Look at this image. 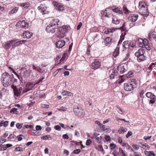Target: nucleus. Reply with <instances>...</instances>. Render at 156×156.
I'll return each mask as SVG.
<instances>
[{
	"mask_svg": "<svg viewBox=\"0 0 156 156\" xmlns=\"http://www.w3.org/2000/svg\"><path fill=\"white\" fill-rule=\"evenodd\" d=\"M119 47L116 48L113 53V55L114 57L117 56L118 55L119 53Z\"/></svg>",
	"mask_w": 156,
	"mask_h": 156,
	"instance_id": "24",
	"label": "nucleus"
},
{
	"mask_svg": "<svg viewBox=\"0 0 156 156\" xmlns=\"http://www.w3.org/2000/svg\"><path fill=\"white\" fill-rule=\"evenodd\" d=\"M59 22V20L58 19H54L51 22L50 24H51L52 25H53L55 27H56L57 26H56V25H58V23Z\"/></svg>",
	"mask_w": 156,
	"mask_h": 156,
	"instance_id": "21",
	"label": "nucleus"
},
{
	"mask_svg": "<svg viewBox=\"0 0 156 156\" xmlns=\"http://www.w3.org/2000/svg\"><path fill=\"white\" fill-rule=\"evenodd\" d=\"M51 138V136L49 135L43 136L41 137V139L42 140H47L49 138Z\"/></svg>",
	"mask_w": 156,
	"mask_h": 156,
	"instance_id": "45",
	"label": "nucleus"
},
{
	"mask_svg": "<svg viewBox=\"0 0 156 156\" xmlns=\"http://www.w3.org/2000/svg\"><path fill=\"white\" fill-rule=\"evenodd\" d=\"M110 11L109 8H107L103 12V16L109 18L111 15V13H110Z\"/></svg>",
	"mask_w": 156,
	"mask_h": 156,
	"instance_id": "17",
	"label": "nucleus"
},
{
	"mask_svg": "<svg viewBox=\"0 0 156 156\" xmlns=\"http://www.w3.org/2000/svg\"><path fill=\"white\" fill-rule=\"evenodd\" d=\"M5 10L4 7L0 6V15L2 14Z\"/></svg>",
	"mask_w": 156,
	"mask_h": 156,
	"instance_id": "51",
	"label": "nucleus"
},
{
	"mask_svg": "<svg viewBox=\"0 0 156 156\" xmlns=\"http://www.w3.org/2000/svg\"><path fill=\"white\" fill-rule=\"evenodd\" d=\"M4 145L2 144L0 145V151H2L6 150L5 149V147H4Z\"/></svg>",
	"mask_w": 156,
	"mask_h": 156,
	"instance_id": "53",
	"label": "nucleus"
},
{
	"mask_svg": "<svg viewBox=\"0 0 156 156\" xmlns=\"http://www.w3.org/2000/svg\"><path fill=\"white\" fill-rule=\"evenodd\" d=\"M115 30L114 28L108 29L104 31V33L106 34H108L110 33L113 32Z\"/></svg>",
	"mask_w": 156,
	"mask_h": 156,
	"instance_id": "31",
	"label": "nucleus"
},
{
	"mask_svg": "<svg viewBox=\"0 0 156 156\" xmlns=\"http://www.w3.org/2000/svg\"><path fill=\"white\" fill-rule=\"evenodd\" d=\"M138 17V15L136 14H132L129 15L128 17V20L131 22H134L137 20Z\"/></svg>",
	"mask_w": 156,
	"mask_h": 156,
	"instance_id": "11",
	"label": "nucleus"
},
{
	"mask_svg": "<svg viewBox=\"0 0 156 156\" xmlns=\"http://www.w3.org/2000/svg\"><path fill=\"white\" fill-rule=\"evenodd\" d=\"M128 41H125L123 44V46L125 48H128L129 47V44Z\"/></svg>",
	"mask_w": 156,
	"mask_h": 156,
	"instance_id": "28",
	"label": "nucleus"
},
{
	"mask_svg": "<svg viewBox=\"0 0 156 156\" xmlns=\"http://www.w3.org/2000/svg\"><path fill=\"white\" fill-rule=\"evenodd\" d=\"M37 8L39 10L41 11V12H43L45 9L43 5L42 4H41L40 6L38 7Z\"/></svg>",
	"mask_w": 156,
	"mask_h": 156,
	"instance_id": "41",
	"label": "nucleus"
},
{
	"mask_svg": "<svg viewBox=\"0 0 156 156\" xmlns=\"http://www.w3.org/2000/svg\"><path fill=\"white\" fill-rule=\"evenodd\" d=\"M46 7H45V8L44 9V10L43 11V12H42V14H47L49 13L50 12L48 10H46Z\"/></svg>",
	"mask_w": 156,
	"mask_h": 156,
	"instance_id": "48",
	"label": "nucleus"
},
{
	"mask_svg": "<svg viewBox=\"0 0 156 156\" xmlns=\"http://www.w3.org/2000/svg\"><path fill=\"white\" fill-rule=\"evenodd\" d=\"M22 136H23L22 134L20 135H19L17 136V138H18V141H20L22 140Z\"/></svg>",
	"mask_w": 156,
	"mask_h": 156,
	"instance_id": "60",
	"label": "nucleus"
},
{
	"mask_svg": "<svg viewBox=\"0 0 156 156\" xmlns=\"http://www.w3.org/2000/svg\"><path fill=\"white\" fill-rule=\"evenodd\" d=\"M56 29V28L55 27L49 24V25L47 26L46 30L48 33H53L55 32Z\"/></svg>",
	"mask_w": 156,
	"mask_h": 156,
	"instance_id": "12",
	"label": "nucleus"
},
{
	"mask_svg": "<svg viewBox=\"0 0 156 156\" xmlns=\"http://www.w3.org/2000/svg\"><path fill=\"white\" fill-rule=\"evenodd\" d=\"M123 76H120L119 78L117 80V82L118 84H120L122 83L124 81V79L123 78Z\"/></svg>",
	"mask_w": 156,
	"mask_h": 156,
	"instance_id": "29",
	"label": "nucleus"
},
{
	"mask_svg": "<svg viewBox=\"0 0 156 156\" xmlns=\"http://www.w3.org/2000/svg\"><path fill=\"white\" fill-rule=\"evenodd\" d=\"M117 111L119 113L121 114H123L124 113V111L123 109H122L121 108H120L119 106H117Z\"/></svg>",
	"mask_w": 156,
	"mask_h": 156,
	"instance_id": "35",
	"label": "nucleus"
},
{
	"mask_svg": "<svg viewBox=\"0 0 156 156\" xmlns=\"http://www.w3.org/2000/svg\"><path fill=\"white\" fill-rule=\"evenodd\" d=\"M23 128H30L31 129H33L34 128V126L31 125H24L23 127Z\"/></svg>",
	"mask_w": 156,
	"mask_h": 156,
	"instance_id": "43",
	"label": "nucleus"
},
{
	"mask_svg": "<svg viewBox=\"0 0 156 156\" xmlns=\"http://www.w3.org/2000/svg\"><path fill=\"white\" fill-rule=\"evenodd\" d=\"M82 23L81 22H80L79 23V24L77 26V30H79L80 27H82Z\"/></svg>",
	"mask_w": 156,
	"mask_h": 156,
	"instance_id": "58",
	"label": "nucleus"
},
{
	"mask_svg": "<svg viewBox=\"0 0 156 156\" xmlns=\"http://www.w3.org/2000/svg\"><path fill=\"white\" fill-rule=\"evenodd\" d=\"M69 27L66 25H64L58 28L59 34L57 35L58 38L63 37L65 35L66 33L69 30Z\"/></svg>",
	"mask_w": 156,
	"mask_h": 156,
	"instance_id": "3",
	"label": "nucleus"
},
{
	"mask_svg": "<svg viewBox=\"0 0 156 156\" xmlns=\"http://www.w3.org/2000/svg\"><path fill=\"white\" fill-rule=\"evenodd\" d=\"M35 84H33V83L28 82L27 83L26 86V88L23 90V93H25L32 89Z\"/></svg>",
	"mask_w": 156,
	"mask_h": 156,
	"instance_id": "9",
	"label": "nucleus"
},
{
	"mask_svg": "<svg viewBox=\"0 0 156 156\" xmlns=\"http://www.w3.org/2000/svg\"><path fill=\"white\" fill-rule=\"evenodd\" d=\"M20 5L24 8H27L30 6V4L28 2L20 3Z\"/></svg>",
	"mask_w": 156,
	"mask_h": 156,
	"instance_id": "34",
	"label": "nucleus"
},
{
	"mask_svg": "<svg viewBox=\"0 0 156 156\" xmlns=\"http://www.w3.org/2000/svg\"><path fill=\"white\" fill-rule=\"evenodd\" d=\"M139 45L141 47H143L144 39L140 38L138 39L137 41Z\"/></svg>",
	"mask_w": 156,
	"mask_h": 156,
	"instance_id": "25",
	"label": "nucleus"
},
{
	"mask_svg": "<svg viewBox=\"0 0 156 156\" xmlns=\"http://www.w3.org/2000/svg\"><path fill=\"white\" fill-rule=\"evenodd\" d=\"M105 140L107 141H110L111 140L110 137L107 135H106L105 136Z\"/></svg>",
	"mask_w": 156,
	"mask_h": 156,
	"instance_id": "56",
	"label": "nucleus"
},
{
	"mask_svg": "<svg viewBox=\"0 0 156 156\" xmlns=\"http://www.w3.org/2000/svg\"><path fill=\"white\" fill-rule=\"evenodd\" d=\"M146 96L147 98L151 99L149 101L150 103L153 104L156 101V96L151 92L147 93L146 94Z\"/></svg>",
	"mask_w": 156,
	"mask_h": 156,
	"instance_id": "7",
	"label": "nucleus"
},
{
	"mask_svg": "<svg viewBox=\"0 0 156 156\" xmlns=\"http://www.w3.org/2000/svg\"><path fill=\"white\" fill-rule=\"evenodd\" d=\"M16 127L18 128V129H20L22 128V125H21V124H20L19 123H17L16 124Z\"/></svg>",
	"mask_w": 156,
	"mask_h": 156,
	"instance_id": "61",
	"label": "nucleus"
},
{
	"mask_svg": "<svg viewBox=\"0 0 156 156\" xmlns=\"http://www.w3.org/2000/svg\"><path fill=\"white\" fill-rule=\"evenodd\" d=\"M112 41V39L109 37H106L105 40V43L107 44H109Z\"/></svg>",
	"mask_w": 156,
	"mask_h": 156,
	"instance_id": "36",
	"label": "nucleus"
},
{
	"mask_svg": "<svg viewBox=\"0 0 156 156\" xmlns=\"http://www.w3.org/2000/svg\"><path fill=\"white\" fill-rule=\"evenodd\" d=\"M110 147L111 149L113 150L115 148L116 146L113 144H110Z\"/></svg>",
	"mask_w": 156,
	"mask_h": 156,
	"instance_id": "57",
	"label": "nucleus"
},
{
	"mask_svg": "<svg viewBox=\"0 0 156 156\" xmlns=\"http://www.w3.org/2000/svg\"><path fill=\"white\" fill-rule=\"evenodd\" d=\"M18 10V8L17 7H15L13 8L11 11L9 12V14L11 15L17 12Z\"/></svg>",
	"mask_w": 156,
	"mask_h": 156,
	"instance_id": "27",
	"label": "nucleus"
},
{
	"mask_svg": "<svg viewBox=\"0 0 156 156\" xmlns=\"http://www.w3.org/2000/svg\"><path fill=\"white\" fill-rule=\"evenodd\" d=\"M132 82L126 83H125L124 85V89L127 91H130L133 90L134 88L133 86Z\"/></svg>",
	"mask_w": 156,
	"mask_h": 156,
	"instance_id": "8",
	"label": "nucleus"
},
{
	"mask_svg": "<svg viewBox=\"0 0 156 156\" xmlns=\"http://www.w3.org/2000/svg\"><path fill=\"white\" fill-rule=\"evenodd\" d=\"M140 146L142 147L144 149H149L150 148V146L147 144H142V143H140Z\"/></svg>",
	"mask_w": 156,
	"mask_h": 156,
	"instance_id": "26",
	"label": "nucleus"
},
{
	"mask_svg": "<svg viewBox=\"0 0 156 156\" xmlns=\"http://www.w3.org/2000/svg\"><path fill=\"white\" fill-rule=\"evenodd\" d=\"M96 148L98 151H103L104 150L102 147L101 145H99Z\"/></svg>",
	"mask_w": 156,
	"mask_h": 156,
	"instance_id": "44",
	"label": "nucleus"
},
{
	"mask_svg": "<svg viewBox=\"0 0 156 156\" xmlns=\"http://www.w3.org/2000/svg\"><path fill=\"white\" fill-rule=\"evenodd\" d=\"M27 42V41L26 40H22L20 41H17L16 43L17 46L20 45V44H24Z\"/></svg>",
	"mask_w": 156,
	"mask_h": 156,
	"instance_id": "38",
	"label": "nucleus"
},
{
	"mask_svg": "<svg viewBox=\"0 0 156 156\" xmlns=\"http://www.w3.org/2000/svg\"><path fill=\"white\" fill-rule=\"evenodd\" d=\"M17 109L16 108H12L10 111V112L11 113L12 112L13 114L17 113L16 112H17Z\"/></svg>",
	"mask_w": 156,
	"mask_h": 156,
	"instance_id": "47",
	"label": "nucleus"
},
{
	"mask_svg": "<svg viewBox=\"0 0 156 156\" xmlns=\"http://www.w3.org/2000/svg\"><path fill=\"white\" fill-rule=\"evenodd\" d=\"M11 87L13 90L14 93V95L15 96L18 97L22 94H21V92H20V91H19L18 88H17L16 86H15L13 84L12 85Z\"/></svg>",
	"mask_w": 156,
	"mask_h": 156,
	"instance_id": "13",
	"label": "nucleus"
},
{
	"mask_svg": "<svg viewBox=\"0 0 156 156\" xmlns=\"http://www.w3.org/2000/svg\"><path fill=\"white\" fill-rule=\"evenodd\" d=\"M112 22L115 24H118L119 23V21L117 18H112Z\"/></svg>",
	"mask_w": 156,
	"mask_h": 156,
	"instance_id": "37",
	"label": "nucleus"
},
{
	"mask_svg": "<svg viewBox=\"0 0 156 156\" xmlns=\"http://www.w3.org/2000/svg\"><path fill=\"white\" fill-rule=\"evenodd\" d=\"M62 94L63 96L69 95L71 96V94H72L70 92L64 91L62 92Z\"/></svg>",
	"mask_w": 156,
	"mask_h": 156,
	"instance_id": "32",
	"label": "nucleus"
},
{
	"mask_svg": "<svg viewBox=\"0 0 156 156\" xmlns=\"http://www.w3.org/2000/svg\"><path fill=\"white\" fill-rule=\"evenodd\" d=\"M80 149H77L74 150L73 151V153L75 154H78L80 152Z\"/></svg>",
	"mask_w": 156,
	"mask_h": 156,
	"instance_id": "54",
	"label": "nucleus"
},
{
	"mask_svg": "<svg viewBox=\"0 0 156 156\" xmlns=\"http://www.w3.org/2000/svg\"><path fill=\"white\" fill-rule=\"evenodd\" d=\"M119 152L120 155H121L120 156H127L123 150L120 148H119Z\"/></svg>",
	"mask_w": 156,
	"mask_h": 156,
	"instance_id": "40",
	"label": "nucleus"
},
{
	"mask_svg": "<svg viewBox=\"0 0 156 156\" xmlns=\"http://www.w3.org/2000/svg\"><path fill=\"white\" fill-rule=\"evenodd\" d=\"M124 35H123V34H122L121 36H120V39L118 42V46H119V44L122 42V41L124 40Z\"/></svg>",
	"mask_w": 156,
	"mask_h": 156,
	"instance_id": "39",
	"label": "nucleus"
},
{
	"mask_svg": "<svg viewBox=\"0 0 156 156\" xmlns=\"http://www.w3.org/2000/svg\"><path fill=\"white\" fill-rule=\"evenodd\" d=\"M16 42V41L15 40H13L10 41H8L5 43L4 47V48L5 49H9L11 46H12V44Z\"/></svg>",
	"mask_w": 156,
	"mask_h": 156,
	"instance_id": "15",
	"label": "nucleus"
},
{
	"mask_svg": "<svg viewBox=\"0 0 156 156\" xmlns=\"http://www.w3.org/2000/svg\"><path fill=\"white\" fill-rule=\"evenodd\" d=\"M123 10L124 11V12L126 14L127 13H129V11L126 8V6L125 5L123 6Z\"/></svg>",
	"mask_w": 156,
	"mask_h": 156,
	"instance_id": "42",
	"label": "nucleus"
},
{
	"mask_svg": "<svg viewBox=\"0 0 156 156\" xmlns=\"http://www.w3.org/2000/svg\"><path fill=\"white\" fill-rule=\"evenodd\" d=\"M12 75H10L9 73L5 72L3 73L2 75V84L4 87H7L11 84L12 83Z\"/></svg>",
	"mask_w": 156,
	"mask_h": 156,
	"instance_id": "1",
	"label": "nucleus"
},
{
	"mask_svg": "<svg viewBox=\"0 0 156 156\" xmlns=\"http://www.w3.org/2000/svg\"><path fill=\"white\" fill-rule=\"evenodd\" d=\"M57 9L59 11H61L64 10V8L63 5L60 4H58L57 5Z\"/></svg>",
	"mask_w": 156,
	"mask_h": 156,
	"instance_id": "33",
	"label": "nucleus"
},
{
	"mask_svg": "<svg viewBox=\"0 0 156 156\" xmlns=\"http://www.w3.org/2000/svg\"><path fill=\"white\" fill-rule=\"evenodd\" d=\"M41 129V126H40L37 125L36 127V129L37 130H40Z\"/></svg>",
	"mask_w": 156,
	"mask_h": 156,
	"instance_id": "63",
	"label": "nucleus"
},
{
	"mask_svg": "<svg viewBox=\"0 0 156 156\" xmlns=\"http://www.w3.org/2000/svg\"><path fill=\"white\" fill-rule=\"evenodd\" d=\"M31 72V70H30V72H29L28 70L26 69L25 71H24L23 76L25 78L27 77L30 75V73Z\"/></svg>",
	"mask_w": 156,
	"mask_h": 156,
	"instance_id": "30",
	"label": "nucleus"
},
{
	"mask_svg": "<svg viewBox=\"0 0 156 156\" xmlns=\"http://www.w3.org/2000/svg\"><path fill=\"white\" fill-rule=\"evenodd\" d=\"M148 37L149 38L150 41L154 40L156 42V34H153L151 35L150 34H148Z\"/></svg>",
	"mask_w": 156,
	"mask_h": 156,
	"instance_id": "23",
	"label": "nucleus"
},
{
	"mask_svg": "<svg viewBox=\"0 0 156 156\" xmlns=\"http://www.w3.org/2000/svg\"><path fill=\"white\" fill-rule=\"evenodd\" d=\"M41 106L43 108H48L49 107V105L46 104H42L41 105Z\"/></svg>",
	"mask_w": 156,
	"mask_h": 156,
	"instance_id": "59",
	"label": "nucleus"
},
{
	"mask_svg": "<svg viewBox=\"0 0 156 156\" xmlns=\"http://www.w3.org/2000/svg\"><path fill=\"white\" fill-rule=\"evenodd\" d=\"M94 62L91 64L92 68L96 70L99 68L101 66V63L98 59H94Z\"/></svg>",
	"mask_w": 156,
	"mask_h": 156,
	"instance_id": "6",
	"label": "nucleus"
},
{
	"mask_svg": "<svg viewBox=\"0 0 156 156\" xmlns=\"http://www.w3.org/2000/svg\"><path fill=\"white\" fill-rule=\"evenodd\" d=\"M65 41L63 40L58 41L56 43V46L58 48H61L65 45Z\"/></svg>",
	"mask_w": 156,
	"mask_h": 156,
	"instance_id": "16",
	"label": "nucleus"
},
{
	"mask_svg": "<svg viewBox=\"0 0 156 156\" xmlns=\"http://www.w3.org/2000/svg\"><path fill=\"white\" fill-rule=\"evenodd\" d=\"M132 133L131 131H128L126 135V137L128 138L132 134Z\"/></svg>",
	"mask_w": 156,
	"mask_h": 156,
	"instance_id": "52",
	"label": "nucleus"
},
{
	"mask_svg": "<svg viewBox=\"0 0 156 156\" xmlns=\"http://www.w3.org/2000/svg\"><path fill=\"white\" fill-rule=\"evenodd\" d=\"M148 40L146 39H144V43H143V47L144 45L148 44Z\"/></svg>",
	"mask_w": 156,
	"mask_h": 156,
	"instance_id": "50",
	"label": "nucleus"
},
{
	"mask_svg": "<svg viewBox=\"0 0 156 156\" xmlns=\"http://www.w3.org/2000/svg\"><path fill=\"white\" fill-rule=\"evenodd\" d=\"M144 49L141 48L135 53V55L137 57V59L139 62H140L144 60Z\"/></svg>",
	"mask_w": 156,
	"mask_h": 156,
	"instance_id": "2",
	"label": "nucleus"
},
{
	"mask_svg": "<svg viewBox=\"0 0 156 156\" xmlns=\"http://www.w3.org/2000/svg\"><path fill=\"white\" fill-rule=\"evenodd\" d=\"M110 78L111 79H114L117 77L118 73L117 71L115 69H112L109 71Z\"/></svg>",
	"mask_w": 156,
	"mask_h": 156,
	"instance_id": "14",
	"label": "nucleus"
},
{
	"mask_svg": "<svg viewBox=\"0 0 156 156\" xmlns=\"http://www.w3.org/2000/svg\"><path fill=\"white\" fill-rule=\"evenodd\" d=\"M32 35V33L29 31H25L23 33L24 38H30Z\"/></svg>",
	"mask_w": 156,
	"mask_h": 156,
	"instance_id": "20",
	"label": "nucleus"
},
{
	"mask_svg": "<svg viewBox=\"0 0 156 156\" xmlns=\"http://www.w3.org/2000/svg\"><path fill=\"white\" fill-rule=\"evenodd\" d=\"M73 110L75 114L77 116H83L84 115L83 110L79 108L77 106H74Z\"/></svg>",
	"mask_w": 156,
	"mask_h": 156,
	"instance_id": "5",
	"label": "nucleus"
},
{
	"mask_svg": "<svg viewBox=\"0 0 156 156\" xmlns=\"http://www.w3.org/2000/svg\"><path fill=\"white\" fill-rule=\"evenodd\" d=\"M58 109L59 110L62 111H65L66 110V108L65 107H62Z\"/></svg>",
	"mask_w": 156,
	"mask_h": 156,
	"instance_id": "62",
	"label": "nucleus"
},
{
	"mask_svg": "<svg viewBox=\"0 0 156 156\" xmlns=\"http://www.w3.org/2000/svg\"><path fill=\"white\" fill-rule=\"evenodd\" d=\"M15 151H23V149L21 147H16Z\"/></svg>",
	"mask_w": 156,
	"mask_h": 156,
	"instance_id": "46",
	"label": "nucleus"
},
{
	"mask_svg": "<svg viewBox=\"0 0 156 156\" xmlns=\"http://www.w3.org/2000/svg\"><path fill=\"white\" fill-rule=\"evenodd\" d=\"M117 69L121 74L124 73L126 71L124 67V66L123 65H119L117 67Z\"/></svg>",
	"mask_w": 156,
	"mask_h": 156,
	"instance_id": "18",
	"label": "nucleus"
},
{
	"mask_svg": "<svg viewBox=\"0 0 156 156\" xmlns=\"http://www.w3.org/2000/svg\"><path fill=\"white\" fill-rule=\"evenodd\" d=\"M127 130V128L122 127H120L119 129L118 132L119 134H122L126 132Z\"/></svg>",
	"mask_w": 156,
	"mask_h": 156,
	"instance_id": "22",
	"label": "nucleus"
},
{
	"mask_svg": "<svg viewBox=\"0 0 156 156\" xmlns=\"http://www.w3.org/2000/svg\"><path fill=\"white\" fill-rule=\"evenodd\" d=\"M145 48L148 50H150L151 48L148 44H147L144 46Z\"/></svg>",
	"mask_w": 156,
	"mask_h": 156,
	"instance_id": "64",
	"label": "nucleus"
},
{
	"mask_svg": "<svg viewBox=\"0 0 156 156\" xmlns=\"http://www.w3.org/2000/svg\"><path fill=\"white\" fill-rule=\"evenodd\" d=\"M54 128L57 130L60 131L61 129V127L59 125H56L54 126Z\"/></svg>",
	"mask_w": 156,
	"mask_h": 156,
	"instance_id": "49",
	"label": "nucleus"
},
{
	"mask_svg": "<svg viewBox=\"0 0 156 156\" xmlns=\"http://www.w3.org/2000/svg\"><path fill=\"white\" fill-rule=\"evenodd\" d=\"M138 7L140 12L147 14L148 9L146 4L143 1H140L139 3Z\"/></svg>",
	"mask_w": 156,
	"mask_h": 156,
	"instance_id": "4",
	"label": "nucleus"
},
{
	"mask_svg": "<svg viewBox=\"0 0 156 156\" xmlns=\"http://www.w3.org/2000/svg\"><path fill=\"white\" fill-rule=\"evenodd\" d=\"M133 73L130 72H129V73H128L126 74V76L127 78H129V77H131L133 76Z\"/></svg>",
	"mask_w": 156,
	"mask_h": 156,
	"instance_id": "55",
	"label": "nucleus"
},
{
	"mask_svg": "<svg viewBox=\"0 0 156 156\" xmlns=\"http://www.w3.org/2000/svg\"><path fill=\"white\" fill-rule=\"evenodd\" d=\"M109 8L110 10L112 9L113 12L116 13L119 12L120 14H122L123 12L122 10H120L119 7L114 8L113 7H110Z\"/></svg>",
	"mask_w": 156,
	"mask_h": 156,
	"instance_id": "19",
	"label": "nucleus"
},
{
	"mask_svg": "<svg viewBox=\"0 0 156 156\" xmlns=\"http://www.w3.org/2000/svg\"><path fill=\"white\" fill-rule=\"evenodd\" d=\"M17 25L18 26H20L22 28L26 29L28 28V23L26 22L24 20L19 21L17 23Z\"/></svg>",
	"mask_w": 156,
	"mask_h": 156,
	"instance_id": "10",
	"label": "nucleus"
}]
</instances>
